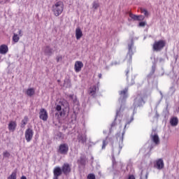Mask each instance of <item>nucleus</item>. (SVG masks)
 <instances>
[{
    "mask_svg": "<svg viewBox=\"0 0 179 179\" xmlns=\"http://www.w3.org/2000/svg\"><path fill=\"white\" fill-rule=\"evenodd\" d=\"M69 99H71L72 100L74 99L75 96H73V94H71L69 96Z\"/></svg>",
    "mask_w": 179,
    "mask_h": 179,
    "instance_id": "37998d69",
    "label": "nucleus"
},
{
    "mask_svg": "<svg viewBox=\"0 0 179 179\" xmlns=\"http://www.w3.org/2000/svg\"><path fill=\"white\" fill-rule=\"evenodd\" d=\"M78 163L81 166H86V156L82 155L80 157V159L78 160Z\"/></svg>",
    "mask_w": 179,
    "mask_h": 179,
    "instance_id": "412c9836",
    "label": "nucleus"
},
{
    "mask_svg": "<svg viewBox=\"0 0 179 179\" xmlns=\"http://www.w3.org/2000/svg\"><path fill=\"white\" fill-rule=\"evenodd\" d=\"M17 175V169H15L11 173L10 176H8V179H16V176Z\"/></svg>",
    "mask_w": 179,
    "mask_h": 179,
    "instance_id": "a878e982",
    "label": "nucleus"
},
{
    "mask_svg": "<svg viewBox=\"0 0 179 179\" xmlns=\"http://www.w3.org/2000/svg\"><path fill=\"white\" fill-rule=\"evenodd\" d=\"M145 20V17L142 15H137V21L138 22H142V20Z\"/></svg>",
    "mask_w": 179,
    "mask_h": 179,
    "instance_id": "473e14b6",
    "label": "nucleus"
},
{
    "mask_svg": "<svg viewBox=\"0 0 179 179\" xmlns=\"http://www.w3.org/2000/svg\"><path fill=\"white\" fill-rule=\"evenodd\" d=\"M170 91L171 92L172 94H174V93H176V88H174V87H171Z\"/></svg>",
    "mask_w": 179,
    "mask_h": 179,
    "instance_id": "58836bf2",
    "label": "nucleus"
},
{
    "mask_svg": "<svg viewBox=\"0 0 179 179\" xmlns=\"http://www.w3.org/2000/svg\"><path fill=\"white\" fill-rule=\"evenodd\" d=\"M119 94L120 96L119 98L120 108L116 110V115L113 122V127L115 125H118V124H121V108L125 106V103H127V99H128V87L120 91Z\"/></svg>",
    "mask_w": 179,
    "mask_h": 179,
    "instance_id": "f257e3e1",
    "label": "nucleus"
},
{
    "mask_svg": "<svg viewBox=\"0 0 179 179\" xmlns=\"http://www.w3.org/2000/svg\"><path fill=\"white\" fill-rule=\"evenodd\" d=\"M8 51V45H1L0 46V54H2L3 55L6 54Z\"/></svg>",
    "mask_w": 179,
    "mask_h": 179,
    "instance_id": "aec40b11",
    "label": "nucleus"
},
{
    "mask_svg": "<svg viewBox=\"0 0 179 179\" xmlns=\"http://www.w3.org/2000/svg\"><path fill=\"white\" fill-rule=\"evenodd\" d=\"M166 46V42L163 40L155 41L153 44L152 49L154 51L158 52V51H162L163 48Z\"/></svg>",
    "mask_w": 179,
    "mask_h": 179,
    "instance_id": "0eeeda50",
    "label": "nucleus"
},
{
    "mask_svg": "<svg viewBox=\"0 0 179 179\" xmlns=\"http://www.w3.org/2000/svg\"><path fill=\"white\" fill-rule=\"evenodd\" d=\"M144 97L145 95H143L142 92L137 94L133 104L134 108H138V107H142V106L145 104V101L143 100Z\"/></svg>",
    "mask_w": 179,
    "mask_h": 179,
    "instance_id": "39448f33",
    "label": "nucleus"
},
{
    "mask_svg": "<svg viewBox=\"0 0 179 179\" xmlns=\"http://www.w3.org/2000/svg\"><path fill=\"white\" fill-rule=\"evenodd\" d=\"M139 26H140V27H145V26H146V22H141L139 23Z\"/></svg>",
    "mask_w": 179,
    "mask_h": 179,
    "instance_id": "ea45409f",
    "label": "nucleus"
},
{
    "mask_svg": "<svg viewBox=\"0 0 179 179\" xmlns=\"http://www.w3.org/2000/svg\"><path fill=\"white\" fill-rule=\"evenodd\" d=\"M101 76H102L101 73H99V74L98 75V77L99 78V79H101Z\"/></svg>",
    "mask_w": 179,
    "mask_h": 179,
    "instance_id": "de8ad7c7",
    "label": "nucleus"
},
{
    "mask_svg": "<svg viewBox=\"0 0 179 179\" xmlns=\"http://www.w3.org/2000/svg\"><path fill=\"white\" fill-rule=\"evenodd\" d=\"M150 136L152 142H154L155 145H159V143H160V139L159 138V136L157 135V134H155V135L152 134Z\"/></svg>",
    "mask_w": 179,
    "mask_h": 179,
    "instance_id": "6ab92c4d",
    "label": "nucleus"
},
{
    "mask_svg": "<svg viewBox=\"0 0 179 179\" xmlns=\"http://www.w3.org/2000/svg\"><path fill=\"white\" fill-rule=\"evenodd\" d=\"M3 157L9 158L10 157V153H9V152L8 151H5L4 152H3Z\"/></svg>",
    "mask_w": 179,
    "mask_h": 179,
    "instance_id": "72a5a7b5",
    "label": "nucleus"
},
{
    "mask_svg": "<svg viewBox=\"0 0 179 179\" xmlns=\"http://www.w3.org/2000/svg\"><path fill=\"white\" fill-rule=\"evenodd\" d=\"M155 71H156V65H152L151 72L148 76V78H150V76H152V75L155 73Z\"/></svg>",
    "mask_w": 179,
    "mask_h": 179,
    "instance_id": "cd10ccee",
    "label": "nucleus"
},
{
    "mask_svg": "<svg viewBox=\"0 0 179 179\" xmlns=\"http://www.w3.org/2000/svg\"><path fill=\"white\" fill-rule=\"evenodd\" d=\"M18 35L20 36V37H22L23 36V34H22V29H19Z\"/></svg>",
    "mask_w": 179,
    "mask_h": 179,
    "instance_id": "79ce46f5",
    "label": "nucleus"
},
{
    "mask_svg": "<svg viewBox=\"0 0 179 179\" xmlns=\"http://www.w3.org/2000/svg\"><path fill=\"white\" fill-rule=\"evenodd\" d=\"M145 177H146V178H148V175H146V176H145Z\"/></svg>",
    "mask_w": 179,
    "mask_h": 179,
    "instance_id": "4d7b16f0",
    "label": "nucleus"
},
{
    "mask_svg": "<svg viewBox=\"0 0 179 179\" xmlns=\"http://www.w3.org/2000/svg\"><path fill=\"white\" fill-rule=\"evenodd\" d=\"M134 83H135V82H134V81L131 83V85H134Z\"/></svg>",
    "mask_w": 179,
    "mask_h": 179,
    "instance_id": "603ef678",
    "label": "nucleus"
},
{
    "mask_svg": "<svg viewBox=\"0 0 179 179\" xmlns=\"http://www.w3.org/2000/svg\"><path fill=\"white\" fill-rule=\"evenodd\" d=\"M92 160H93V157H92Z\"/></svg>",
    "mask_w": 179,
    "mask_h": 179,
    "instance_id": "13d9d810",
    "label": "nucleus"
},
{
    "mask_svg": "<svg viewBox=\"0 0 179 179\" xmlns=\"http://www.w3.org/2000/svg\"><path fill=\"white\" fill-rule=\"evenodd\" d=\"M43 52L46 57L54 55V49L50 45H46L43 48Z\"/></svg>",
    "mask_w": 179,
    "mask_h": 179,
    "instance_id": "9b49d317",
    "label": "nucleus"
},
{
    "mask_svg": "<svg viewBox=\"0 0 179 179\" xmlns=\"http://www.w3.org/2000/svg\"><path fill=\"white\" fill-rule=\"evenodd\" d=\"M27 122H29V117L27 116H24V119L21 122V128H24L27 124Z\"/></svg>",
    "mask_w": 179,
    "mask_h": 179,
    "instance_id": "393cba45",
    "label": "nucleus"
},
{
    "mask_svg": "<svg viewBox=\"0 0 179 179\" xmlns=\"http://www.w3.org/2000/svg\"><path fill=\"white\" fill-rule=\"evenodd\" d=\"M52 12L56 17L59 16L64 12V2L59 1L52 6Z\"/></svg>",
    "mask_w": 179,
    "mask_h": 179,
    "instance_id": "20e7f679",
    "label": "nucleus"
},
{
    "mask_svg": "<svg viewBox=\"0 0 179 179\" xmlns=\"http://www.w3.org/2000/svg\"><path fill=\"white\" fill-rule=\"evenodd\" d=\"M77 141H78L79 143H82V145H85L87 141V136L86 134H80L77 136Z\"/></svg>",
    "mask_w": 179,
    "mask_h": 179,
    "instance_id": "ddd939ff",
    "label": "nucleus"
},
{
    "mask_svg": "<svg viewBox=\"0 0 179 179\" xmlns=\"http://www.w3.org/2000/svg\"><path fill=\"white\" fill-rule=\"evenodd\" d=\"M129 17H131V19H133L134 21H137L138 15L129 13Z\"/></svg>",
    "mask_w": 179,
    "mask_h": 179,
    "instance_id": "2f4dec72",
    "label": "nucleus"
},
{
    "mask_svg": "<svg viewBox=\"0 0 179 179\" xmlns=\"http://www.w3.org/2000/svg\"><path fill=\"white\" fill-rule=\"evenodd\" d=\"M129 71H127L126 72V76H128V73H129Z\"/></svg>",
    "mask_w": 179,
    "mask_h": 179,
    "instance_id": "8fccbe9b",
    "label": "nucleus"
},
{
    "mask_svg": "<svg viewBox=\"0 0 179 179\" xmlns=\"http://www.w3.org/2000/svg\"><path fill=\"white\" fill-rule=\"evenodd\" d=\"M99 6H100V4L99 3V2L94 1L92 3V8L93 9H97V8H99Z\"/></svg>",
    "mask_w": 179,
    "mask_h": 179,
    "instance_id": "c756f323",
    "label": "nucleus"
},
{
    "mask_svg": "<svg viewBox=\"0 0 179 179\" xmlns=\"http://www.w3.org/2000/svg\"><path fill=\"white\" fill-rule=\"evenodd\" d=\"M55 108L59 113H56L55 115H57V117H64L66 111H69V103L66 100L60 101L58 104H55Z\"/></svg>",
    "mask_w": 179,
    "mask_h": 179,
    "instance_id": "7ed1b4c3",
    "label": "nucleus"
},
{
    "mask_svg": "<svg viewBox=\"0 0 179 179\" xmlns=\"http://www.w3.org/2000/svg\"><path fill=\"white\" fill-rule=\"evenodd\" d=\"M35 93H36V90H34V88H29L26 91V94H27L29 97H31L32 96H34Z\"/></svg>",
    "mask_w": 179,
    "mask_h": 179,
    "instance_id": "5701e85b",
    "label": "nucleus"
},
{
    "mask_svg": "<svg viewBox=\"0 0 179 179\" xmlns=\"http://www.w3.org/2000/svg\"><path fill=\"white\" fill-rule=\"evenodd\" d=\"M140 10L141 13H143V15H145V16L146 17L149 16V12H148V10L145 8H141Z\"/></svg>",
    "mask_w": 179,
    "mask_h": 179,
    "instance_id": "c85d7f7f",
    "label": "nucleus"
},
{
    "mask_svg": "<svg viewBox=\"0 0 179 179\" xmlns=\"http://www.w3.org/2000/svg\"><path fill=\"white\" fill-rule=\"evenodd\" d=\"M111 128H113V124H110Z\"/></svg>",
    "mask_w": 179,
    "mask_h": 179,
    "instance_id": "3c124183",
    "label": "nucleus"
},
{
    "mask_svg": "<svg viewBox=\"0 0 179 179\" xmlns=\"http://www.w3.org/2000/svg\"><path fill=\"white\" fill-rule=\"evenodd\" d=\"M73 103L74 104H76V106H78L79 104V101H78V98L76 96H74L73 99Z\"/></svg>",
    "mask_w": 179,
    "mask_h": 179,
    "instance_id": "f704fd0d",
    "label": "nucleus"
},
{
    "mask_svg": "<svg viewBox=\"0 0 179 179\" xmlns=\"http://www.w3.org/2000/svg\"><path fill=\"white\" fill-rule=\"evenodd\" d=\"M87 179H96V176H94L93 173H90L87 176Z\"/></svg>",
    "mask_w": 179,
    "mask_h": 179,
    "instance_id": "c9c22d12",
    "label": "nucleus"
},
{
    "mask_svg": "<svg viewBox=\"0 0 179 179\" xmlns=\"http://www.w3.org/2000/svg\"><path fill=\"white\" fill-rule=\"evenodd\" d=\"M33 135H34V131L30 128L27 129L25 131V139L27 142H30L33 139Z\"/></svg>",
    "mask_w": 179,
    "mask_h": 179,
    "instance_id": "9d476101",
    "label": "nucleus"
},
{
    "mask_svg": "<svg viewBox=\"0 0 179 179\" xmlns=\"http://www.w3.org/2000/svg\"><path fill=\"white\" fill-rule=\"evenodd\" d=\"M83 66V63L80 61H77L75 63L74 69L76 72H80L82 71V67Z\"/></svg>",
    "mask_w": 179,
    "mask_h": 179,
    "instance_id": "2eb2a0df",
    "label": "nucleus"
},
{
    "mask_svg": "<svg viewBox=\"0 0 179 179\" xmlns=\"http://www.w3.org/2000/svg\"><path fill=\"white\" fill-rule=\"evenodd\" d=\"M57 136L59 138V139H62V138H64V134L61 132L57 133Z\"/></svg>",
    "mask_w": 179,
    "mask_h": 179,
    "instance_id": "4c0bfd02",
    "label": "nucleus"
},
{
    "mask_svg": "<svg viewBox=\"0 0 179 179\" xmlns=\"http://www.w3.org/2000/svg\"><path fill=\"white\" fill-rule=\"evenodd\" d=\"M64 87H66V89H69L72 87V84L71 83V79L69 78L64 79Z\"/></svg>",
    "mask_w": 179,
    "mask_h": 179,
    "instance_id": "4be33fe9",
    "label": "nucleus"
},
{
    "mask_svg": "<svg viewBox=\"0 0 179 179\" xmlns=\"http://www.w3.org/2000/svg\"><path fill=\"white\" fill-rule=\"evenodd\" d=\"M69 150V147L68 146V144L63 143L59 145L58 153H60V155H68Z\"/></svg>",
    "mask_w": 179,
    "mask_h": 179,
    "instance_id": "1a4fd4ad",
    "label": "nucleus"
},
{
    "mask_svg": "<svg viewBox=\"0 0 179 179\" xmlns=\"http://www.w3.org/2000/svg\"><path fill=\"white\" fill-rule=\"evenodd\" d=\"M107 145L106 140L103 141L102 149H106V146Z\"/></svg>",
    "mask_w": 179,
    "mask_h": 179,
    "instance_id": "e433bc0d",
    "label": "nucleus"
},
{
    "mask_svg": "<svg viewBox=\"0 0 179 179\" xmlns=\"http://www.w3.org/2000/svg\"><path fill=\"white\" fill-rule=\"evenodd\" d=\"M57 62H59V61H62V56H57L56 57Z\"/></svg>",
    "mask_w": 179,
    "mask_h": 179,
    "instance_id": "a19ab883",
    "label": "nucleus"
},
{
    "mask_svg": "<svg viewBox=\"0 0 179 179\" xmlns=\"http://www.w3.org/2000/svg\"><path fill=\"white\" fill-rule=\"evenodd\" d=\"M159 94H161V99H163L164 96L163 92H162V91H159Z\"/></svg>",
    "mask_w": 179,
    "mask_h": 179,
    "instance_id": "a18cd8bd",
    "label": "nucleus"
},
{
    "mask_svg": "<svg viewBox=\"0 0 179 179\" xmlns=\"http://www.w3.org/2000/svg\"><path fill=\"white\" fill-rule=\"evenodd\" d=\"M125 134V131L122 132L119 131L115 136V143H118L119 149H122V143L124 142V135Z\"/></svg>",
    "mask_w": 179,
    "mask_h": 179,
    "instance_id": "423d86ee",
    "label": "nucleus"
},
{
    "mask_svg": "<svg viewBox=\"0 0 179 179\" xmlns=\"http://www.w3.org/2000/svg\"><path fill=\"white\" fill-rule=\"evenodd\" d=\"M107 139H108V137H106V140L107 141Z\"/></svg>",
    "mask_w": 179,
    "mask_h": 179,
    "instance_id": "864d4df0",
    "label": "nucleus"
},
{
    "mask_svg": "<svg viewBox=\"0 0 179 179\" xmlns=\"http://www.w3.org/2000/svg\"><path fill=\"white\" fill-rule=\"evenodd\" d=\"M120 150H121V149L119 150V152L118 153H120Z\"/></svg>",
    "mask_w": 179,
    "mask_h": 179,
    "instance_id": "5fc2aeb1",
    "label": "nucleus"
},
{
    "mask_svg": "<svg viewBox=\"0 0 179 179\" xmlns=\"http://www.w3.org/2000/svg\"><path fill=\"white\" fill-rule=\"evenodd\" d=\"M17 124L15 121H10L8 124V129L12 132H15L16 130Z\"/></svg>",
    "mask_w": 179,
    "mask_h": 179,
    "instance_id": "a211bd4d",
    "label": "nucleus"
},
{
    "mask_svg": "<svg viewBox=\"0 0 179 179\" xmlns=\"http://www.w3.org/2000/svg\"><path fill=\"white\" fill-rule=\"evenodd\" d=\"M155 167L158 170H162V169L164 167V162H163V159H159L157 160Z\"/></svg>",
    "mask_w": 179,
    "mask_h": 179,
    "instance_id": "f3484780",
    "label": "nucleus"
},
{
    "mask_svg": "<svg viewBox=\"0 0 179 179\" xmlns=\"http://www.w3.org/2000/svg\"><path fill=\"white\" fill-rule=\"evenodd\" d=\"M159 62H164V58H159Z\"/></svg>",
    "mask_w": 179,
    "mask_h": 179,
    "instance_id": "c03bdc74",
    "label": "nucleus"
},
{
    "mask_svg": "<svg viewBox=\"0 0 179 179\" xmlns=\"http://www.w3.org/2000/svg\"><path fill=\"white\" fill-rule=\"evenodd\" d=\"M83 36V32L82 31V29H80V27H77L76 29V40H80L82 37Z\"/></svg>",
    "mask_w": 179,
    "mask_h": 179,
    "instance_id": "dca6fc26",
    "label": "nucleus"
},
{
    "mask_svg": "<svg viewBox=\"0 0 179 179\" xmlns=\"http://www.w3.org/2000/svg\"><path fill=\"white\" fill-rule=\"evenodd\" d=\"M39 118L42 121H47L48 120V113L45 108H41L39 112Z\"/></svg>",
    "mask_w": 179,
    "mask_h": 179,
    "instance_id": "f8f14e48",
    "label": "nucleus"
},
{
    "mask_svg": "<svg viewBox=\"0 0 179 179\" xmlns=\"http://www.w3.org/2000/svg\"><path fill=\"white\" fill-rule=\"evenodd\" d=\"M134 48V40L131 39L130 43H128V52L127 55V58L129 59V64H131L132 61V55H134V52H132V48Z\"/></svg>",
    "mask_w": 179,
    "mask_h": 179,
    "instance_id": "6e6552de",
    "label": "nucleus"
},
{
    "mask_svg": "<svg viewBox=\"0 0 179 179\" xmlns=\"http://www.w3.org/2000/svg\"><path fill=\"white\" fill-rule=\"evenodd\" d=\"M170 124L172 127H177L178 125V118L172 117L170 120Z\"/></svg>",
    "mask_w": 179,
    "mask_h": 179,
    "instance_id": "b1692460",
    "label": "nucleus"
},
{
    "mask_svg": "<svg viewBox=\"0 0 179 179\" xmlns=\"http://www.w3.org/2000/svg\"><path fill=\"white\" fill-rule=\"evenodd\" d=\"M114 160H115V159H114V158H113V166H114Z\"/></svg>",
    "mask_w": 179,
    "mask_h": 179,
    "instance_id": "6e6d98bb",
    "label": "nucleus"
},
{
    "mask_svg": "<svg viewBox=\"0 0 179 179\" xmlns=\"http://www.w3.org/2000/svg\"><path fill=\"white\" fill-rule=\"evenodd\" d=\"M132 121H134V115H131V119L127 121L126 124L124 125V128H127V126L129 125L131 122H132Z\"/></svg>",
    "mask_w": 179,
    "mask_h": 179,
    "instance_id": "7c9ffc66",
    "label": "nucleus"
},
{
    "mask_svg": "<svg viewBox=\"0 0 179 179\" xmlns=\"http://www.w3.org/2000/svg\"><path fill=\"white\" fill-rule=\"evenodd\" d=\"M96 92H97V85H93L88 90V94L92 97H96Z\"/></svg>",
    "mask_w": 179,
    "mask_h": 179,
    "instance_id": "4468645a",
    "label": "nucleus"
},
{
    "mask_svg": "<svg viewBox=\"0 0 179 179\" xmlns=\"http://www.w3.org/2000/svg\"><path fill=\"white\" fill-rule=\"evenodd\" d=\"M71 165L68 163H64L62 168L59 166H56L53 170V179H59V176L64 174V176H68L71 171Z\"/></svg>",
    "mask_w": 179,
    "mask_h": 179,
    "instance_id": "f03ea898",
    "label": "nucleus"
},
{
    "mask_svg": "<svg viewBox=\"0 0 179 179\" xmlns=\"http://www.w3.org/2000/svg\"><path fill=\"white\" fill-rule=\"evenodd\" d=\"M20 179H27V178H26V176H22L20 178Z\"/></svg>",
    "mask_w": 179,
    "mask_h": 179,
    "instance_id": "49530a36",
    "label": "nucleus"
},
{
    "mask_svg": "<svg viewBox=\"0 0 179 179\" xmlns=\"http://www.w3.org/2000/svg\"><path fill=\"white\" fill-rule=\"evenodd\" d=\"M19 40H20L19 35L14 34L13 36V41H14V43H18Z\"/></svg>",
    "mask_w": 179,
    "mask_h": 179,
    "instance_id": "bb28decb",
    "label": "nucleus"
},
{
    "mask_svg": "<svg viewBox=\"0 0 179 179\" xmlns=\"http://www.w3.org/2000/svg\"><path fill=\"white\" fill-rule=\"evenodd\" d=\"M118 64H120V62H114V64H115V65H118Z\"/></svg>",
    "mask_w": 179,
    "mask_h": 179,
    "instance_id": "09e8293b",
    "label": "nucleus"
}]
</instances>
